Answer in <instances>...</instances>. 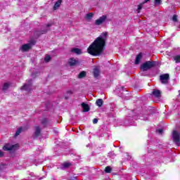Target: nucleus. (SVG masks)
<instances>
[{
  "instance_id": "nucleus-1",
  "label": "nucleus",
  "mask_w": 180,
  "mask_h": 180,
  "mask_svg": "<svg viewBox=\"0 0 180 180\" xmlns=\"http://www.w3.org/2000/svg\"><path fill=\"white\" fill-rule=\"evenodd\" d=\"M106 36H108V32H105L97 37L87 49V53L91 56H101L106 47Z\"/></svg>"
},
{
  "instance_id": "nucleus-2",
  "label": "nucleus",
  "mask_w": 180,
  "mask_h": 180,
  "mask_svg": "<svg viewBox=\"0 0 180 180\" xmlns=\"http://www.w3.org/2000/svg\"><path fill=\"white\" fill-rule=\"evenodd\" d=\"M157 65V62L156 61H150L148 60L145 63H143L141 67L140 70L141 71L145 72V71H148V70H151V68H154Z\"/></svg>"
},
{
  "instance_id": "nucleus-3",
  "label": "nucleus",
  "mask_w": 180,
  "mask_h": 180,
  "mask_svg": "<svg viewBox=\"0 0 180 180\" xmlns=\"http://www.w3.org/2000/svg\"><path fill=\"white\" fill-rule=\"evenodd\" d=\"M172 139L174 144H176V146H177V147H179V146H180V132H178V131H176V130H174L172 131Z\"/></svg>"
},
{
  "instance_id": "nucleus-4",
  "label": "nucleus",
  "mask_w": 180,
  "mask_h": 180,
  "mask_svg": "<svg viewBox=\"0 0 180 180\" xmlns=\"http://www.w3.org/2000/svg\"><path fill=\"white\" fill-rule=\"evenodd\" d=\"M16 148H19V144L15 143L14 145H10L9 143H6L3 146L4 151H12L13 150H16Z\"/></svg>"
},
{
  "instance_id": "nucleus-5",
  "label": "nucleus",
  "mask_w": 180,
  "mask_h": 180,
  "mask_svg": "<svg viewBox=\"0 0 180 180\" xmlns=\"http://www.w3.org/2000/svg\"><path fill=\"white\" fill-rule=\"evenodd\" d=\"M34 129H35V131H34L32 136L36 140H39V137H40V136H41V128L39 126H36L34 127Z\"/></svg>"
},
{
  "instance_id": "nucleus-6",
  "label": "nucleus",
  "mask_w": 180,
  "mask_h": 180,
  "mask_svg": "<svg viewBox=\"0 0 180 180\" xmlns=\"http://www.w3.org/2000/svg\"><path fill=\"white\" fill-rule=\"evenodd\" d=\"M108 19V16L106 15H103L101 16L98 19L96 20L95 25L96 26H101L103 22Z\"/></svg>"
},
{
  "instance_id": "nucleus-7",
  "label": "nucleus",
  "mask_w": 180,
  "mask_h": 180,
  "mask_svg": "<svg viewBox=\"0 0 180 180\" xmlns=\"http://www.w3.org/2000/svg\"><path fill=\"white\" fill-rule=\"evenodd\" d=\"M20 89L21 91H32V79L28 81V84H25L22 86H21Z\"/></svg>"
},
{
  "instance_id": "nucleus-8",
  "label": "nucleus",
  "mask_w": 180,
  "mask_h": 180,
  "mask_svg": "<svg viewBox=\"0 0 180 180\" xmlns=\"http://www.w3.org/2000/svg\"><path fill=\"white\" fill-rule=\"evenodd\" d=\"M162 84H168V79H169V74H164L160 76Z\"/></svg>"
},
{
  "instance_id": "nucleus-9",
  "label": "nucleus",
  "mask_w": 180,
  "mask_h": 180,
  "mask_svg": "<svg viewBox=\"0 0 180 180\" xmlns=\"http://www.w3.org/2000/svg\"><path fill=\"white\" fill-rule=\"evenodd\" d=\"M68 63L70 67H75V65H77V64H79V61L75 60V58H70L69 59Z\"/></svg>"
},
{
  "instance_id": "nucleus-10",
  "label": "nucleus",
  "mask_w": 180,
  "mask_h": 180,
  "mask_svg": "<svg viewBox=\"0 0 180 180\" xmlns=\"http://www.w3.org/2000/svg\"><path fill=\"white\" fill-rule=\"evenodd\" d=\"M30 49H32V46H30L29 44H25L21 47L22 51H29Z\"/></svg>"
},
{
  "instance_id": "nucleus-11",
  "label": "nucleus",
  "mask_w": 180,
  "mask_h": 180,
  "mask_svg": "<svg viewBox=\"0 0 180 180\" xmlns=\"http://www.w3.org/2000/svg\"><path fill=\"white\" fill-rule=\"evenodd\" d=\"M151 95H153V96H155V98H160V96H161V91L158 90V89H153Z\"/></svg>"
},
{
  "instance_id": "nucleus-12",
  "label": "nucleus",
  "mask_w": 180,
  "mask_h": 180,
  "mask_svg": "<svg viewBox=\"0 0 180 180\" xmlns=\"http://www.w3.org/2000/svg\"><path fill=\"white\" fill-rule=\"evenodd\" d=\"M82 108L83 109V112H89L90 109H91L89 108V105H88L85 103H82Z\"/></svg>"
},
{
  "instance_id": "nucleus-13",
  "label": "nucleus",
  "mask_w": 180,
  "mask_h": 180,
  "mask_svg": "<svg viewBox=\"0 0 180 180\" xmlns=\"http://www.w3.org/2000/svg\"><path fill=\"white\" fill-rule=\"evenodd\" d=\"M62 3H63V0H58L53 6V11L58 9V8H60V6H61Z\"/></svg>"
},
{
  "instance_id": "nucleus-14",
  "label": "nucleus",
  "mask_w": 180,
  "mask_h": 180,
  "mask_svg": "<svg viewBox=\"0 0 180 180\" xmlns=\"http://www.w3.org/2000/svg\"><path fill=\"white\" fill-rule=\"evenodd\" d=\"M100 72H101L99 71V69H98V68H94L93 69V74H94V78H98V77H99Z\"/></svg>"
},
{
  "instance_id": "nucleus-15",
  "label": "nucleus",
  "mask_w": 180,
  "mask_h": 180,
  "mask_svg": "<svg viewBox=\"0 0 180 180\" xmlns=\"http://www.w3.org/2000/svg\"><path fill=\"white\" fill-rule=\"evenodd\" d=\"M47 32H49V30L46 29V30H42L40 31H37L35 32V34L37 36H41V34H46V33H47Z\"/></svg>"
},
{
  "instance_id": "nucleus-16",
  "label": "nucleus",
  "mask_w": 180,
  "mask_h": 180,
  "mask_svg": "<svg viewBox=\"0 0 180 180\" xmlns=\"http://www.w3.org/2000/svg\"><path fill=\"white\" fill-rule=\"evenodd\" d=\"M141 57H143V54L139 53L135 58V64H140V60H141Z\"/></svg>"
},
{
  "instance_id": "nucleus-17",
  "label": "nucleus",
  "mask_w": 180,
  "mask_h": 180,
  "mask_svg": "<svg viewBox=\"0 0 180 180\" xmlns=\"http://www.w3.org/2000/svg\"><path fill=\"white\" fill-rule=\"evenodd\" d=\"M71 51L72 53H75L77 55L82 54V51H81V49L78 48H73L72 49Z\"/></svg>"
},
{
  "instance_id": "nucleus-18",
  "label": "nucleus",
  "mask_w": 180,
  "mask_h": 180,
  "mask_svg": "<svg viewBox=\"0 0 180 180\" xmlns=\"http://www.w3.org/2000/svg\"><path fill=\"white\" fill-rule=\"evenodd\" d=\"M72 95V91L71 90H68V91H66V93L64 94L65 96V99L66 101H68V99H70V96Z\"/></svg>"
},
{
  "instance_id": "nucleus-19",
  "label": "nucleus",
  "mask_w": 180,
  "mask_h": 180,
  "mask_svg": "<svg viewBox=\"0 0 180 180\" xmlns=\"http://www.w3.org/2000/svg\"><path fill=\"white\" fill-rule=\"evenodd\" d=\"M86 77V72L83 70L82 72H79V74L78 75V78L79 79H82V78H85Z\"/></svg>"
},
{
  "instance_id": "nucleus-20",
  "label": "nucleus",
  "mask_w": 180,
  "mask_h": 180,
  "mask_svg": "<svg viewBox=\"0 0 180 180\" xmlns=\"http://www.w3.org/2000/svg\"><path fill=\"white\" fill-rule=\"evenodd\" d=\"M96 105L98 106V108H101V106H103V99L102 98H98L96 101Z\"/></svg>"
},
{
  "instance_id": "nucleus-21",
  "label": "nucleus",
  "mask_w": 180,
  "mask_h": 180,
  "mask_svg": "<svg viewBox=\"0 0 180 180\" xmlns=\"http://www.w3.org/2000/svg\"><path fill=\"white\" fill-rule=\"evenodd\" d=\"M94 16H95V13H89L86 14L85 18L86 20H92V18H94Z\"/></svg>"
},
{
  "instance_id": "nucleus-22",
  "label": "nucleus",
  "mask_w": 180,
  "mask_h": 180,
  "mask_svg": "<svg viewBox=\"0 0 180 180\" xmlns=\"http://www.w3.org/2000/svg\"><path fill=\"white\" fill-rule=\"evenodd\" d=\"M41 123L44 126V127H47V124H49V120H47V118H44L42 119Z\"/></svg>"
},
{
  "instance_id": "nucleus-23",
  "label": "nucleus",
  "mask_w": 180,
  "mask_h": 180,
  "mask_svg": "<svg viewBox=\"0 0 180 180\" xmlns=\"http://www.w3.org/2000/svg\"><path fill=\"white\" fill-rule=\"evenodd\" d=\"M9 86H11V84L9 83H4L2 90L4 92H6L7 89H9Z\"/></svg>"
},
{
  "instance_id": "nucleus-24",
  "label": "nucleus",
  "mask_w": 180,
  "mask_h": 180,
  "mask_svg": "<svg viewBox=\"0 0 180 180\" xmlns=\"http://www.w3.org/2000/svg\"><path fill=\"white\" fill-rule=\"evenodd\" d=\"M173 60H174V61H175V63L176 64L180 63V55H177V56H174Z\"/></svg>"
},
{
  "instance_id": "nucleus-25",
  "label": "nucleus",
  "mask_w": 180,
  "mask_h": 180,
  "mask_svg": "<svg viewBox=\"0 0 180 180\" xmlns=\"http://www.w3.org/2000/svg\"><path fill=\"white\" fill-rule=\"evenodd\" d=\"M104 172H105L106 174H110V172H112V167H110V166H107V167L105 168Z\"/></svg>"
},
{
  "instance_id": "nucleus-26",
  "label": "nucleus",
  "mask_w": 180,
  "mask_h": 180,
  "mask_svg": "<svg viewBox=\"0 0 180 180\" xmlns=\"http://www.w3.org/2000/svg\"><path fill=\"white\" fill-rule=\"evenodd\" d=\"M143 5H144L143 3L138 5V8L136 9V12L138 13H140V12L141 11V9H143Z\"/></svg>"
},
{
  "instance_id": "nucleus-27",
  "label": "nucleus",
  "mask_w": 180,
  "mask_h": 180,
  "mask_svg": "<svg viewBox=\"0 0 180 180\" xmlns=\"http://www.w3.org/2000/svg\"><path fill=\"white\" fill-rule=\"evenodd\" d=\"M51 60V56L50 55L45 56L44 61L45 63H49Z\"/></svg>"
},
{
  "instance_id": "nucleus-28",
  "label": "nucleus",
  "mask_w": 180,
  "mask_h": 180,
  "mask_svg": "<svg viewBox=\"0 0 180 180\" xmlns=\"http://www.w3.org/2000/svg\"><path fill=\"white\" fill-rule=\"evenodd\" d=\"M72 165V164H71L70 162H65L63 164V168H70V167H71Z\"/></svg>"
},
{
  "instance_id": "nucleus-29",
  "label": "nucleus",
  "mask_w": 180,
  "mask_h": 180,
  "mask_svg": "<svg viewBox=\"0 0 180 180\" xmlns=\"http://www.w3.org/2000/svg\"><path fill=\"white\" fill-rule=\"evenodd\" d=\"M20 133H22V127L18 128L17 131H15V136H18L20 134Z\"/></svg>"
},
{
  "instance_id": "nucleus-30",
  "label": "nucleus",
  "mask_w": 180,
  "mask_h": 180,
  "mask_svg": "<svg viewBox=\"0 0 180 180\" xmlns=\"http://www.w3.org/2000/svg\"><path fill=\"white\" fill-rule=\"evenodd\" d=\"M173 22H178V15H174L172 17Z\"/></svg>"
},
{
  "instance_id": "nucleus-31",
  "label": "nucleus",
  "mask_w": 180,
  "mask_h": 180,
  "mask_svg": "<svg viewBox=\"0 0 180 180\" xmlns=\"http://www.w3.org/2000/svg\"><path fill=\"white\" fill-rule=\"evenodd\" d=\"M28 44H30L32 47V46H34V44H36V41H34V39H32Z\"/></svg>"
},
{
  "instance_id": "nucleus-32",
  "label": "nucleus",
  "mask_w": 180,
  "mask_h": 180,
  "mask_svg": "<svg viewBox=\"0 0 180 180\" xmlns=\"http://www.w3.org/2000/svg\"><path fill=\"white\" fill-rule=\"evenodd\" d=\"M156 131L159 134H162V133L164 132V130L162 129H159L156 130Z\"/></svg>"
},
{
  "instance_id": "nucleus-33",
  "label": "nucleus",
  "mask_w": 180,
  "mask_h": 180,
  "mask_svg": "<svg viewBox=\"0 0 180 180\" xmlns=\"http://www.w3.org/2000/svg\"><path fill=\"white\" fill-rule=\"evenodd\" d=\"M155 4L156 5H160V4H161V0H155Z\"/></svg>"
},
{
  "instance_id": "nucleus-34",
  "label": "nucleus",
  "mask_w": 180,
  "mask_h": 180,
  "mask_svg": "<svg viewBox=\"0 0 180 180\" xmlns=\"http://www.w3.org/2000/svg\"><path fill=\"white\" fill-rule=\"evenodd\" d=\"M93 123H94V124H96L98 123V119L94 118V119L93 120Z\"/></svg>"
},
{
  "instance_id": "nucleus-35",
  "label": "nucleus",
  "mask_w": 180,
  "mask_h": 180,
  "mask_svg": "<svg viewBox=\"0 0 180 180\" xmlns=\"http://www.w3.org/2000/svg\"><path fill=\"white\" fill-rule=\"evenodd\" d=\"M4 157V152L0 150V158H2Z\"/></svg>"
},
{
  "instance_id": "nucleus-36",
  "label": "nucleus",
  "mask_w": 180,
  "mask_h": 180,
  "mask_svg": "<svg viewBox=\"0 0 180 180\" xmlns=\"http://www.w3.org/2000/svg\"><path fill=\"white\" fill-rule=\"evenodd\" d=\"M150 0H145L142 2V4L144 5V4H147V2H150Z\"/></svg>"
},
{
  "instance_id": "nucleus-37",
  "label": "nucleus",
  "mask_w": 180,
  "mask_h": 180,
  "mask_svg": "<svg viewBox=\"0 0 180 180\" xmlns=\"http://www.w3.org/2000/svg\"><path fill=\"white\" fill-rule=\"evenodd\" d=\"M51 26V24H47L46 27H50Z\"/></svg>"
}]
</instances>
